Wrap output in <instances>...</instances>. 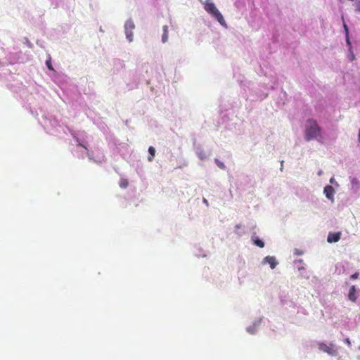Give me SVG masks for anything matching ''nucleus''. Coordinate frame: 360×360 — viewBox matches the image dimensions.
<instances>
[{
  "label": "nucleus",
  "mask_w": 360,
  "mask_h": 360,
  "mask_svg": "<svg viewBox=\"0 0 360 360\" xmlns=\"http://www.w3.org/2000/svg\"><path fill=\"white\" fill-rule=\"evenodd\" d=\"M304 139L307 141L316 140L319 143H323V137L321 133V128L316 120L314 119H308L307 120L305 124Z\"/></svg>",
  "instance_id": "f257e3e1"
},
{
  "label": "nucleus",
  "mask_w": 360,
  "mask_h": 360,
  "mask_svg": "<svg viewBox=\"0 0 360 360\" xmlns=\"http://www.w3.org/2000/svg\"><path fill=\"white\" fill-rule=\"evenodd\" d=\"M199 1L203 5L205 11L208 14L215 18L222 27L226 29L228 27L224 16L212 0H199Z\"/></svg>",
  "instance_id": "f03ea898"
},
{
  "label": "nucleus",
  "mask_w": 360,
  "mask_h": 360,
  "mask_svg": "<svg viewBox=\"0 0 360 360\" xmlns=\"http://www.w3.org/2000/svg\"><path fill=\"white\" fill-rule=\"evenodd\" d=\"M135 29V24L132 18L127 19L124 25V34L126 39L129 42L134 41V30Z\"/></svg>",
  "instance_id": "7ed1b4c3"
},
{
  "label": "nucleus",
  "mask_w": 360,
  "mask_h": 360,
  "mask_svg": "<svg viewBox=\"0 0 360 360\" xmlns=\"http://www.w3.org/2000/svg\"><path fill=\"white\" fill-rule=\"evenodd\" d=\"M77 142H78L79 147L84 150V152L87 154L88 158L89 160H93L94 162L96 163H101L104 161L105 157L102 153H98L96 155H94V153H89L87 148L83 145L82 143L79 141L78 139H77Z\"/></svg>",
  "instance_id": "20e7f679"
},
{
  "label": "nucleus",
  "mask_w": 360,
  "mask_h": 360,
  "mask_svg": "<svg viewBox=\"0 0 360 360\" xmlns=\"http://www.w3.org/2000/svg\"><path fill=\"white\" fill-rule=\"evenodd\" d=\"M262 321V317L255 319L252 323L246 328V331L250 335H255Z\"/></svg>",
  "instance_id": "39448f33"
},
{
  "label": "nucleus",
  "mask_w": 360,
  "mask_h": 360,
  "mask_svg": "<svg viewBox=\"0 0 360 360\" xmlns=\"http://www.w3.org/2000/svg\"><path fill=\"white\" fill-rule=\"evenodd\" d=\"M319 349L321 351H323L332 356H335L338 354V352L336 349L333 348V344H330V345H328L325 343H319Z\"/></svg>",
  "instance_id": "423d86ee"
},
{
  "label": "nucleus",
  "mask_w": 360,
  "mask_h": 360,
  "mask_svg": "<svg viewBox=\"0 0 360 360\" xmlns=\"http://www.w3.org/2000/svg\"><path fill=\"white\" fill-rule=\"evenodd\" d=\"M278 262L276 258L274 256H266L261 262V265L264 266L269 264L271 269H274L278 265Z\"/></svg>",
  "instance_id": "0eeeda50"
},
{
  "label": "nucleus",
  "mask_w": 360,
  "mask_h": 360,
  "mask_svg": "<svg viewBox=\"0 0 360 360\" xmlns=\"http://www.w3.org/2000/svg\"><path fill=\"white\" fill-rule=\"evenodd\" d=\"M323 193L328 200H330L331 202H334V195L335 193V191L332 186H326L323 188Z\"/></svg>",
  "instance_id": "6e6552de"
},
{
  "label": "nucleus",
  "mask_w": 360,
  "mask_h": 360,
  "mask_svg": "<svg viewBox=\"0 0 360 360\" xmlns=\"http://www.w3.org/2000/svg\"><path fill=\"white\" fill-rule=\"evenodd\" d=\"M351 189L354 192H357L360 188V181L356 177H350Z\"/></svg>",
  "instance_id": "1a4fd4ad"
},
{
  "label": "nucleus",
  "mask_w": 360,
  "mask_h": 360,
  "mask_svg": "<svg viewBox=\"0 0 360 360\" xmlns=\"http://www.w3.org/2000/svg\"><path fill=\"white\" fill-rule=\"evenodd\" d=\"M299 271V275L303 278L309 279L310 277V273L306 270L304 266H297Z\"/></svg>",
  "instance_id": "9d476101"
},
{
  "label": "nucleus",
  "mask_w": 360,
  "mask_h": 360,
  "mask_svg": "<svg viewBox=\"0 0 360 360\" xmlns=\"http://www.w3.org/2000/svg\"><path fill=\"white\" fill-rule=\"evenodd\" d=\"M340 239V233H330L327 238V241L328 243H335L338 242Z\"/></svg>",
  "instance_id": "9b49d317"
},
{
  "label": "nucleus",
  "mask_w": 360,
  "mask_h": 360,
  "mask_svg": "<svg viewBox=\"0 0 360 360\" xmlns=\"http://www.w3.org/2000/svg\"><path fill=\"white\" fill-rule=\"evenodd\" d=\"M234 233L238 236H242L245 234V228L241 224H238L235 226Z\"/></svg>",
  "instance_id": "f8f14e48"
},
{
  "label": "nucleus",
  "mask_w": 360,
  "mask_h": 360,
  "mask_svg": "<svg viewBox=\"0 0 360 360\" xmlns=\"http://www.w3.org/2000/svg\"><path fill=\"white\" fill-rule=\"evenodd\" d=\"M195 154L201 160H205L207 158V155L201 147H197L195 148Z\"/></svg>",
  "instance_id": "ddd939ff"
},
{
  "label": "nucleus",
  "mask_w": 360,
  "mask_h": 360,
  "mask_svg": "<svg viewBox=\"0 0 360 360\" xmlns=\"http://www.w3.org/2000/svg\"><path fill=\"white\" fill-rule=\"evenodd\" d=\"M348 297L352 302H356L357 296L356 295V287L354 285L350 287Z\"/></svg>",
  "instance_id": "4468645a"
},
{
  "label": "nucleus",
  "mask_w": 360,
  "mask_h": 360,
  "mask_svg": "<svg viewBox=\"0 0 360 360\" xmlns=\"http://www.w3.org/2000/svg\"><path fill=\"white\" fill-rule=\"evenodd\" d=\"M162 31H163V33H162V39H161V41L163 44L167 42L168 41V38H169V36H168V26L167 25H164L162 27Z\"/></svg>",
  "instance_id": "2eb2a0df"
},
{
  "label": "nucleus",
  "mask_w": 360,
  "mask_h": 360,
  "mask_svg": "<svg viewBox=\"0 0 360 360\" xmlns=\"http://www.w3.org/2000/svg\"><path fill=\"white\" fill-rule=\"evenodd\" d=\"M252 240L255 245H257L261 248L264 247V243L261 239H259L258 237H257L255 236H252Z\"/></svg>",
  "instance_id": "dca6fc26"
},
{
  "label": "nucleus",
  "mask_w": 360,
  "mask_h": 360,
  "mask_svg": "<svg viewBox=\"0 0 360 360\" xmlns=\"http://www.w3.org/2000/svg\"><path fill=\"white\" fill-rule=\"evenodd\" d=\"M120 186L122 188H126L128 186V181L126 179H122L120 181Z\"/></svg>",
  "instance_id": "f3484780"
},
{
  "label": "nucleus",
  "mask_w": 360,
  "mask_h": 360,
  "mask_svg": "<svg viewBox=\"0 0 360 360\" xmlns=\"http://www.w3.org/2000/svg\"><path fill=\"white\" fill-rule=\"evenodd\" d=\"M215 162L220 169H225L226 166L222 162L219 161L218 159H215Z\"/></svg>",
  "instance_id": "a211bd4d"
},
{
  "label": "nucleus",
  "mask_w": 360,
  "mask_h": 360,
  "mask_svg": "<svg viewBox=\"0 0 360 360\" xmlns=\"http://www.w3.org/2000/svg\"><path fill=\"white\" fill-rule=\"evenodd\" d=\"M148 153L152 156H155V148L153 147V146H150L148 148Z\"/></svg>",
  "instance_id": "6ab92c4d"
},
{
  "label": "nucleus",
  "mask_w": 360,
  "mask_h": 360,
  "mask_svg": "<svg viewBox=\"0 0 360 360\" xmlns=\"http://www.w3.org/2000/svg\"><path fill=\"white\" fill-rule=\"evenodd\" d=\"M330 184L334 185L335 187H339L338 183L335 181L334 177H331L329 180Z\"/></svg>",
  "instance_id": "aec40b11"
},
{
  "label": "nucleus",
  "mask_w": 360,
  "mask_h": 360,
  "mask_svg": "<svg viewBox=\"0 0 360 360\" xmlns=\"http://www.w3.org/2000/svg\"><path fill=\"white\" fill-rule=\"evenodd\" d=\"M294 254L297 255H302L303 254V252L302 250H300L298 249H295Z\"/></svg>",
  "instance_id": "412c9836"
},
{
  "label": "nucleus",
  "mask_w": 360,
  "mask_h": 360,
  "mask_svg": "<svg viewBox=\"0 0 360 360\" xmlns=\"http://www.w3.org/2000/svg\"><path fill=\"white\" fill-rule=\"evenodd\" d=\"M46 65H47V68H48L49 70H53V67H52V65H51V62H50L49 60H47V61L46 62Z\"/></svg>",
  "instance_id": "4be33fe9"
},
{
  "label": "nucleus",
  "mask_w": 360,
  "mask_h": 360,
  "mask_svg": "<svg viewBox=\"0 0 360 360\" xmlns=\"http://www.w3.org/2000/svg\"><path fill=\"white\" fill-rule=\"evenodd\" d=\"M345 342L348 345V347H351L352 343H351V341H350L349 338H347L345 340Z\"/></svg>",
  "instance_id": "5701e85b"
},
{
  "label": "nucleus",
  "mask_w": 360,
  "mask_h": 360,
  "mask_svg": "<svg viewBox=\"0 0 360 360\" xmlns=\"http://www.w3.org/2000/svg\"><path fill=\"white\" fill-rule=\"evenodd\" d=\"M344 29L346 32V34L347 35L348 34V27L345 23H344Z\"/></svg>",
  "instance_id": "b1692460"
},
{
  "label": "nucleus",
  "mask_w": 360,
  "mask_h": 360,
  "mask_svg": "<svg viewBox=\"0 0 360 360\" xmlns=\"http://www.w3.org/2000/svg\"><path fill=\"white\" fill-rule=\"evenodd\" d=\"M155 156H152L151 155H150L148 157V160L149 162H152L153 160V158H154Z\"/></svg>",
  "instance_id": "393cba45"
},
{
  "label": "nucleus",
  "mask_w": 360,
  "mask_h": 360,
  "mask_svg": "<svg viewBox=\"0 0 360 360\" xmlns=\"http://www.w3.org/2000/svg\"><path fill=\"white\" fill-rule=\"evenodd\" d=\"M358 276H359V274H354L352 275L351 278H352V279H356V278H358Z\"/></svg>",
  "instance_id": "a878e982"
},
{
  "label": "nucleus",
  "mask_w": 360,
  "mask_h": 360,
  "mask_svg": "<svg viewBox=\"0 0 360 360\" xmlns=\"http://www.w3.org/2000/svg\"><path fill=\"white\" fill-rule=\"evenodd\" d=\"M302 262H303V260H302V259H297V260H295V264H297V263H298V264H302Z\"/></svg>",
  "instance_id": "bb28decb"
},
{
  "label": "nucleus",
  "mask_w": 360,
  "mask_h": 360,
  "mask_svg": "<svg viewBox=\"0 0 360 360\" xmlns=\"http://www.w3.org/2000/svg\"><path fill=\"white\" fill-rule=\"evenodd\" d=\"M202 202H203V203H204V204H205L207 206H208V205H209V203H208V201H207V199L203 198Z\"/></svg>",
  "instance_id": "cd10ccee"
},
{
  "label": "nucleus",
  "mask_w": 360,
  "mask_h": 360,
  "mask_svg": "<svg viewBox=\"0 0 360 360\" xmlns=\"http://www.w3.org/2000/svg\"><path fill=\"white\" fill-rule=\"evenodd\" d=\"M318 176H321L323 174V171L322 170H319L317 173Z\"/></svg>",
  "instance_id": "c85d7f7f"
},
{
  "label": "nucleus",
  "mask_w": 360,
  "mask_h": 360,
  "mask_svg": "<svg viewBox=\"0 0 360 360\" xmlns=\"http://www.w3.org/2000/svg\"><path fill=\"white\" fill-rule=\"evenodd\" d=\"M350 58H351L350 60H353L354 59V56L352 55V56H350Z\"/></svg>",
  "instance_id": "c756f323"
}]
</instances>
